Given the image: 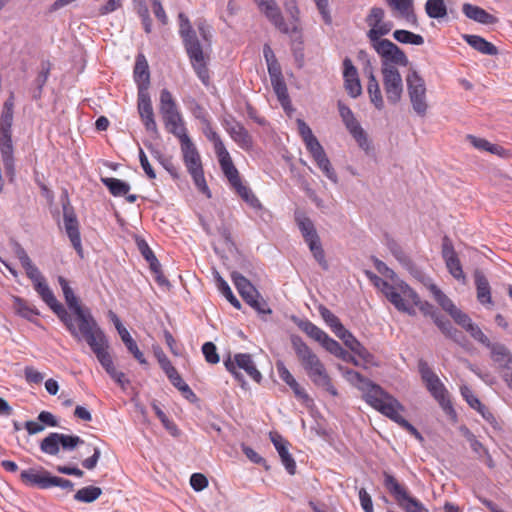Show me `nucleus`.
Masks as SVG:
<instances>
[{
    "mask_svg": "<svg viewBox=\"0 0 512 512\" xmlns=\"http://www.w3.org/2000/svg\"><path fill=\"white\" fill-rule=\"evenodd\" d=\"M348 374L351 375V380H357L361 383L359 388L362 390L363 398L367 404L399 424L417 439H423L419 431L401 415L405 411V407L394 396L378 384L364 378L359 372L349 371Z\"/></svg>",
    "mask_w": 512,
    "mask_h": 512,
    "instance_id": "1",
    "label": "nucleus"
},
{
    "mask_svg": "<svg viewBox=\"0 0 512 512\" xmlns=\"http://www.w3.org/2000/svg\"><path fill=\"white\" fill-rule=\"evenodd\" d=\"M58 283L62 289L66 304L73 312L74 317L68 312L67 322L62 321L71 336L77 341L82 342L83 337L101 328L91 310L81 305L79 299L74 294L69 282L63 276L58 277Z\"/></svg>",
    "mask_w": 512,
    "mask_h": 512,
    "instance_id": "2",
    "label": "nucleus"
},
{
    "mask_svg": "<svg viewBox=\"0 0 512 512\" xmlns=\"http://www.w3.org/2000/svg\"><path fill=\"white\" fill-rule=\"evenodd\" d=\"M290 340L296 357L310 380L316 386L325 389L332 396H337L338 392L333 386L331 378L319 357L300 336L292 335Z\"/></svg>",
    "mask_w": 512,
    "mask_h": 512,
    "instance_id": "3",
    "label": "nucleus"
},
{
    "mask_svg": "<svg viewBox=\"0 0 512 512\" xmlns=\"http://www.w3.org/2000/svg\"><path fill=\"white\" fill-rule=\"evenodd\" d=\"M14 119V95L4 101L0 115V154L6 174L11 178L15 175L14 145L12 141V125Z\"/></svg>",
    "mask_w": 512,
    "mask_h": 512,
    "instance_id": "4",
    "label": "nucleus"
},
{
    "mask_svg": "<svg viewBox=\"0 0 512 512\" xmlns=\"http://www.w3.org/2000/svg\"><path fill=\"white\" fill-rule=\"evenodd\" d=\"M82 342H85L89 346L100 365L114 380L120 371L114 366L113 358L110 353V342L103 329L99 328L86 335L83 337Z\"/></svg>",
    "mask_w": 512,
    "mask_h": 512,
    "instance_id": "5",
    "label": "nucleus"
},
{
    "mask_svg": "<svg viewBox=\"0 0 512 512\" xmlns=\"http://www.w3.org/2000/svg\"><path fill=\"white\" fill-rule=\"evenodd\" d=\"M180 145L184 164L190 173L194 184L199 191L210 198L211 193L204 177L201 158L196 146L191 139H185V142L181 143Z\"/></svg>",
    "mask_w": 512,
    "mask_h": 512,
    "instance_id": "6",
    "label": "nucleus"
},
{
    "mask_svg": "<svg viewBox=\"0 0 512 512\" xmlns=\"http://www.w3.org/2000/svg\"><path fill=\"white\" fill-rule=\"evenodd\" d=\"M295 221L313 257L324 270H327L329 265L325 258L320 237L316 231L314 223L309 217L301 212H297L295 214Z\"/></svg>",
    "mask_w": 512,
    "mask_h": 512,
    "instance_id": "7",
    "label": "nucleus"
},
{
    "mask_svg": "<svg viewBox=\"0 0 512 512\" xmlns=\"http://www.w3.org/2000/svg\"><path fill=\"white\" fill-rule=\"evenodd\" d=\"M384 486L394 497L399 507L404 512H426L424 505L416 498L411 497L406 488L388 472L383 473Z\"/></svg>",
    "mask_w": 512,
    "mask_h": 512,
    "instance_id": "8",
    "label": "nucleus"
},
{
    "mask_svg": "<svg viewBox=\"0 0 512 512\" xmlns=\"http://www.w3.org/2000/svg\"><path fill=\"white\" fill-rule=\"evenodd\" d=\"M370 43L381 58V69H385V67L397 68L396 66L406 67L409 64L408 57L404 51L392 41L379 38V40Z\"/></svg>",
    "mask_w": 512,
    "mask_h": 512,
    "instance_id": "9",
    "label": "nucleus"
},
{
    "mask_svg": "<svg viewBox=\"0 0 512 512\" xmlns=\"http://www.w3.org/2000/svg\"><path fill=\"white\" fill-rule=\"evenodd\" d=\"M231 279L237 291L249 306L259 313H271L267 302L246 277L238 272H232Z\"/></svg>",
    "mask_w": 512,
    "mask_h": 512,
    "instance_id": "10",
    "label": "nucleus"
},
{
    "mask_svg": "<svg viewBox=\"0 0 512 512\" xmlns=\"http://www.w3.org/2000/svg\"><path fill=\"white\" fill-rule=\"evenodd\" d=\"M409 99L414 112L424 117L427 114L428 103L426 97V85L417 71L412 70L406 76Z\"/></svg>",
    "mask_w": 512,
    "mask_h": 512,
    "instance_id": "11",
    "label": "nucleus"
},
{
    "mask_svg": "<svg viewBox=\"0 0 512 512\" xmlns=\"http://www.w3.org/2000/svg\"><path fill=\"white\" fill-rule=\"evenodd\" d=\"M224 365L226 369L235 377V379L241 383L242 386H244L245 380L238 369L244 370L245 373L257 383H259L262 379V374L257 369L252 356L248 353H237L233 356V358L229 356L224 361Z\"/></svg>",
    "mask_w": 512,
    "mask_h": 512,
    "instance_id": "12",
    "label": "nucleus"
},
{
    "mask_svg": "<svg viewBox=\"0 0 512 512\" xmlns=\"http://www.w3.org/2000/svg\"><path fill=\"white\" fill-rule=\"evenodd\" d=\"M418 370L427 390L438 401L440 406L444 409L451 408L450 401L448 399V392L444 384L425 360H419Z\"/></svg>",
    "mask_w": 512,
    "mask_h": 512,
    "instance_id": "13",
    "label": "nucleus"
},
{
    "mask_svg": "<svg viewBox=\"0 0 512 512\" xmlns=\"http://www.w3.org/2000/svg\"><path fill=\"white\" fill-rule=\"evenodd\" d=\"M84 443V440L77 435L52 432L41 441L40 450L47 455L56 456L60 447L64 451H72Z\"/></svg>",
    "mask_w": 512,
    "mask_h": 512,
    "instance_id": "14",
    "label": "nucleus"
},
{
    "mask_svg": "<svg viewBox=\"0 0 512 512\" xmlns=\"http://www.w3.org/2000/svg\"><path fill=\"white\" fill-rule=\"evenodd\" d=\"M385 12L380 7H372L366 17V23L370 27L367 37L370 42L379 40L387 35L393 28L392 22L384 21Z\"/></svg>",
    "mask_w": 512,
    "mask_h": 512,
    "instance_id": "15",
    "label": "nucleus"
},
{
    "mask_svg": "<svg viewBox=\"0 0 512 512\" xmlns=\"http://www.w3.org/2000/svg\"><path fill=\"white\" fill-rule=\"evenodd\" d=\"M383 86L389 103L397 104L403 93V80L398 68L381 69Z\"/></svg>",
    "mask_w": 512,
    "mask_h": 512,
    "instance_id": "16",
    "label": "nucleus"
},
{
    "mask_svg": "<svg viewBox=\"0 0 512 512\" xmlns=\"http://www.w3.org/2000/svg\"><path fill=\"white\" fill-rule=\"evenodd\" d=\"M338 110L340 117L345 124L346 129L349 131V133L352 135V137L356 140L358 145L362 149H368V139L365 131L357 121V119L354 116V113L352 110L345 105L343 102H338Z\"/></svg>",
    "mask_w": 512,
    "mask_h": 512,
    "instance_id": "17",
    "label": "nucleus"
},
{
    "mask_svg": "<svg viewBox=\"0 0 512 512\" xmlns=\"http://www.w3.org/2000/svg\"><path fill=\"white\" fill-rule=\"evenodd\" d=\"M389 302H391L398 311L414 316L416 313L414 306L420 304V297L406 284Z\"/></svg>",
    "mask_w": 512,
    "mask_h": 512,
    "instance_id": "18",
    "label": "nucleus"
},
{
    "mask_svg": "<svg viewBox=\"0 0 512 512\" xmlns=\"http://www.w3.org/2000/svg\"><path fill=\"white\" fill-rule=\"evenodd\" d=\"M137 108L143 125L147 131L157 133V124L154 118V111L150 94L146 91L145 86L138 92Z\"/></svg>",
    "mask_w": 512,
    "mask_h": 512,
    "instance_id": "19",
    "label": "nucleus"
},
{
    "mask_svg": "<svg viewBox=\"0 0 512 512\" xmlns=\"http://www.w3.org/2000/svg\"><path fill=\"white\" fill-rule=\"evenodd\" d=\"M259 11L283 34H292L298 32L297 25L289 27L285 22L281 9L275 0L266 2L265 5L259 8Z\"/></svg>",
    "mask_w": 512,
    "mask_h": 512,
    "instance_id": "20",
    "label": "nucleus"
},
{
    "mask_svg": "<svg viewBox=\"0 0 512 512\" xmlns=\"http://www.w3.org/2000/svg\"><path fill=\"white\" fill-rule=\"evenodd\" d=\"M33 286L41 299L51 308L58 318L61 321H67L68 311L57 301L53 291L48 286L46 279L44 278L43 280L33 284Z\"/></svg>",
    "mask_w": 512,
    "mask_h": 512,
    "instance_id": "21",
    "label": "nucleus"
},
{
    "mask_svg": "<svg viewBox=\"0 0 512 512\" xmlns=\"http://www.w3.org/2000/svg\"><path fill=\"white\" fill-rule=\"evenodd\" d=\"M63 222L66 234L70 239L72 246L78 253H81L82 244L79 232V223L73 208L69 205H63Z\"/></svg>",
    "mask_w": 512,
    "mask_h": 512,
    "instance_id": "22",
    "label": "nucleus"
},
{
    "mask_svg": "<svg viewBox=\"0 0 512 512\" xmlns=\"http://www.w3.org/2000/svg\"><path fill=\"white\" fill-rule=\"evenodd\" d=\"M343 68L344 87L347 93L352 98L359 97L362 94V86L356 67L349 58H345Z\"/></svg>",
    "mask_w": 512,
    "mask_h": 512,
    "instance_id": "23",
    "label": "nucleus"
},
{
    "mask_svg": "<svg viewBox=\"0 0 512 512\" xmlns=\"http://www.w3.org/2000/svg\"><path fill=\"white\" fill-rule=\"evenodd\" d=\"M298 132L306 146V149L311 154L312 158H319V156L325 154L323 146L320 144L318 139L314 136L311 128L302 119L296 120Z\"/></svg>",
    "mask_w": 512,
    "mask_h": 512,
    "instance_id": "24",
    "label": "nucleus"
},
{
    "mask_svg": "<svg viewBox=\"0 0 512 512\" xmlns=\"http://www.w3.org/2000/svg\"><path fill=\"white\" fill-rule=\"evenodd\" d=\"M225 129L230 137L243 150H250L253 146V139L247 129L239 122L226 121Z\"/></svg>",
    "mask_w": 512,
    "mask_h": 512,
    "instance_id": "25",
    "label": "nucleus"
},
{
    "mask_svg": "<svg viewBox=\"0 0 512 512\" xmlns=\"http://www.w3.org/2000/svg\"><path fill=\"white\" fill-rule=\"evenodd\" d=\"M51 473L41 469H27L20 474L21 481L27 486H36L40 489L50 488Z\"/></svg>",
    "mask_w": 512,
    "mask_h": 512,
    "instance_id": "26",
    "label": "nucleus"
},
{
    "mask_svg": "<svg viewBox=\"0 0 512 512\" xmlns=\"http://www.w3.org/2000/svg\"><path fill=\"white\" fill-rule=\"evenodd\" d=\"M270 439L277 450L285 469L290 475H294L296 472V463L288 451L287 441L277 433H271Z\"/></svg>",
    "mask_w": 512,
    "mask_h": 512,
    "instance_id": "27",
    "label": "nucleus"
},
{
    "mask_svg": "<svg viewBox=\"0 0 512 512\" xmlns=\"http://www.w3.org/2000/svg\"><path fill=\"white\" fill-rule=\"evenodd\" d=\"M364 72L368 77L367 92L370 101L376 109L382 110L384 108V100L370 60H367V67L364 68Z\"/></svg>",
    "mask_w": 512,
    "mask_h": 512,
    "instance_id": "28",
    "label": "nucleus"
},
{
    "mask_svg": "<svg viewBox=\"0 0 512 512\" xmlns=\"http://www.w3.org/2000/svg\"><path fill=\"white\" fill-rule=\"evenodd\" d=\"M186 53L198 78L204 85H208L209 73L202 46L187 50Z\"/></svg>",
    "mask_w": 512,
    "mask_h": 512,
    "instance_id": "29",
    "label": "nucleus"
},
{
    "mask_svg": "<svg viewBox=\"0 0 512 512\" xmlns=\"http://www.w3.org/2000/svg\"><path fill=\"white\" fill-rule=\"evenodd\" d=\"M216 156L218 158L221 170L225 177L227 178L230 186L233 189H235L236 187L243 184L239 172L237 168L234 166L229 152L227 150L224 152L222 151V153H219Z\"/></svg>",
    "mask_w": 512,
    "mask_h": 512,
    "instance_id": "30",
    "label": "nucleus"
},
{
    "mask_svg": "<svg viewBox=\"0 0 512 512\" xmlns=\"http://www.w3.org/2000/svg\"><path fill=\"white\" fill-rule=\"evenodd\" d=\"M179 19V34L183 40L185 50H190L201 46L200 41L193 30L188 17L184 13L178 15Z\"/></svg>",
    "mask_w": 512,
    "mask_h": 512,
    "instance_id": "31",
    "label": "nucleus"
},
{
    "mask_svg": "<svg viewBox=\"0 0 512 512\" xmlns=\"http://www.w3.org/2000/svg\"><path fill=\"white\" fill-rule=\"evenodd\" d=\"M276 368L280 379L292 389L293 393L298 399H301L304 403L312 401L309 395L306 393L305 389L299 385V383L282 362H277Z\"/></svg>",
    "mask_w": 512,
    "mask_h": 512,
    "instance_id": "32",
    "label": "nucleus"
},
{
    "mask_svg": "<svg viewBox=\"0 0 512 512\" xmlns=\"http://www.w3.org/2000/svg\"><path fill=\"white\" fill-rule=\"evenodd\" d=\"M159 109L163 120H169L170 122L181 115L171 92L167 89L161 90Z\"/></svg>",
    "mask_w": 512,
    "mask_h": 512,
    "instance_id": "33",
    "label": "nucleus"
},
{
    "mask_svg": "<svg viewBox=\"0 0 512 512\" xmlns=\"http://www.w3.org/2000/svg\"><path fill=\"white\" fill-rule=\"evenodd\" d=\"M366 275L389 301L406 285L403 281H395L390 284L371 271H366Z\"/></svg>",
    "mask_w": 512,
    "mask_h": 512,
    "instance_id": "34",
    "label": "nucleus"
},
{
    "mask_svg": "<svg viewBox=\"0 0 512 512\" xmlns=\"http://www.w3.org/2000/svg\"><path fill=\"white\" fill-rule=\"evenodd\" d=\"M463 14L480 24L491 25L497 22V18L492 14L485 11L479 6L472 5L470 3H464L462 6Z\"/></svg>",
    "mask_w": 512,
    "mask_h": 512,
    "instance_id": "35",
    "label": "nucleus"
},
{
    "mask_svg": "<svg viewBox=\"0 0 512 512\" xmlns=\"http://www.w3.org/2000/svg\"><path fill=\"white\" fill-rule=\"evenodd\" d=\"M337 337L360 358L365 361H369L372 358L371 353L346 328Z\"/></svg>",
    "mask_w": 512,
    "mask_h": 512,
    "instance_id": "36",
    "label": "nucleus"
},
{
    "mask_svg": "<svg viewBox=\"0 0 512 512\" xmlns=\"http://www.w3.org/2000/svg\"><path fill=\"white\" fill-rule=\"evenodd\" d=\"M466 139L476 149L480 151H487L491 154L498 155L500 157H508L509 152L500 145L492 144L484 138H479L474 135H467Z\"/></svg>",
    "mask_w": 512,
    "mask_h": 512,
    "instance_id": "37",
    "label": "nucleus"
},
{
    "mask_svg": "<svg viewBox=\"0 0 512 512\" xmlns=\"http://www.w3.org/2000/svg\"><path fill=\"white\" fill-rule=\"evenodd\" d=\"M462 37L467 44L484 55L494 56L498 53L497 47L481 36L464 34Z\"/></svg>",
    "mask_w": 512,
    "mask_h": 512,
    "instance_id": "38",
    "label": "nucleus"
},
{
    "mask_svg": "<svg viewBox=\"0 0 512 512\" xmlns=\"http://www.w3.org/2000/svg\"><path fill=\"white\" fill-rule=\"evenodd\" d=\"M134 78L138 85V92L141 88L145 86L146 91H148L149 83H150V74L148 63L143 55H139L136 59L135 67H134Z\"/></svg>",
    "mask_w": 512,
    "mask_h": 512,
    "instance_id": "39",
    "label": "nucleus"
},
{
    "mask_svg": "<svg viewBox=\"0 0 512 512\" xmlns=\"http://www.w3.org/2000/svg\"><path fill=\"white\" fill-rule=\"evenodd\" d=\"M487 348L490 349L492 360L499 365L501 369L510 365L512 354L509 349L500 343H491Z\"/></svg>",
    "mask_w": 512,
    "mask_h": 512,
    "instance_id": "40",
    "label": "nucleus"
},
{
    "mask_svg": "<svg viewBox=\"0 0 512 512\" xmlns=\"http://www.w3.org/2000/svg\"><path fill=\"white\" fill-rule=\"evenodd\" d=\"M389 6L396 10L407 22L415 23L416 15L413 12V0H386Z\"/></svg>",
    "mask_w": 512,
    "mask_h": 512,
    "instance_id": "41",
    "label": "nucleus"
},
{
    "mask_svg": "<svg viewBox=\"0 0 512 512\" xmlns=\"http://www.w3.org/2000/svg\"><path fill=\"white\" fill-rule=\"evenodd\" d=\"M165 374L170 380V382L173 384V386L176 387L179 391H181L186 399L190 401H194L196 399L195 393L184 382V380L182 379V377L180 376L175 367L170 368V370L167 371Z\"/></svg>",
    "mask_w": 512,
    "mask_h": 512,
    "instance_id": "42",
    "label": "nucleus"
},
{
    "mask_svg": "<svg viewBox=\"0 0 512 512\" xmlns=\"http://www.w3.org/2000/svg\"><path fill=\"white\" fill-rule=\"evenodd\" d=\"M13 308L19 316L29 321L39 315V311L34 305L17 296L13 297Z\"/></svg>",
    "mask_w": 512,
    "mask_h": 512,
    "instance_id": "43",
    "label": "nucleus"
},
{
    "mask_svg": "<svg viewBox=\"0 0 512 512\" xmlns=\"http://www.w3.org/2000/svg\"><path fill=\"white\" fill-rule=\"evenodd\" d=\"M101 182L108 188L109 192L115 197L127 195L130 185L123 180L113 177H103Z\"/></svg>",
    "mask_w": 512,
    "mask_h": 512,
    "instance_id": "44",
    "label": "nucleus"
},
{
    "mask_svg": "<svg viewBox=\"0 0 512 512\" xmlns=\"http://www.w3.org/2000/svg\"><path fill=\"white\" fill-rule=\"evenodd\" d=\"M120 337L125 344L127 350L134 356V358L142 365L147 364L144 354L139 350L137 343L131 337L127 329L120 331Z\"/></svg>",
    "mask_w": 512,
    "mask_h": 512,
    "instance_id": "45",
    "label": "nucleus"
},
{
    "mask_svg": "<svg viewBox=\"0 0 512 512\" xmlns=\"http://www.w3.org/2000/svg\"><path fill=\"white\" fill-rule=\"evenodd\" d=\"M428 289L432 293L436 302L445 310L449 315L457 309L453 301L447 297L434 283L428 284Z\"/></svg>",
    "mask_w": 512,
    "mask_h": 512,
    "instance_id": "46",
    "label": "nucleus"
},
{
    "mask_svg": "<svg viewBox=\"0 0 512 512\" xmlns=\"http://www.w3.org/2000/svg\"><path fill=\"white\" fill-rule=\"evenodd\" d=\"M475 283L477 288V299L481 304L491 303V293L488 280L481 274H476Z\"/></svg>",
    "mask_w": 512,
    "mask_h": 512,
    "instance_id": "47",
    "label": "nucleus"
},
{
    "mask_svg": "<svg viewBox=\"0 0 512 512\" xmlns=\"http://www.w3.org/2000/svg\"><path fill=\"white\" fill-rule=\"evenodd\" d=\"M163 121L165 123L167 130L179 139L180 144L185 142V139H190V137L187 134V130L184 126L181 115L177 116V118H175L173 122H170L169 120Z\"/></svg>",
    "mask_w": 512,
    "mask_h": 512,
    "instance_id": "48",
    "label": "nucleus"
},
{
    "mask_svg": "<svg viewBox=\"0 0 512 512\" xmlns=\"http://www.w3.org/2000/svg\"><path fill=\"white\" fill-rule=\"evenodd\" d=\"M102 494V490L96 486H87L79 489L74 495V499L78 502L92 503Z\"/></svg>",
    "mask_w": 512,
    "mask_h": 512,
    "instance_id": "49",
    "label": "nucleus"
},
{
    "mask_svg": "<svg viewBox=\"0 0 512 512\" xmlns=\"http://www.w3.org/2000/svg\"><path fill=\"white\" fill-rule=\"evenodd\" d=\"M319 313L322 319L325 321V323L336 334V336L339 335L345 329V327L340 322L339 318L325 306L319 307Z\"/></svg>",
    "mask_w": 512,
    "mask_h": 512,
    "instance_id": "50",
    "label": "nucleus"
},
{
    "mask_svg": "<svg viewBox=\"0 0 512 512\" xmlns=\"http://www.w3.org/2000/svg\"><path fill=\"white\" fill-rule=\"evenodd\" d=\"M235 192L245 201L251 208L262 210L263 206L253 191L244 184L236 187Z\"/></svg>",
    "mask_w": 512,
    "mask_h": 512,
    "instance_id": "51",
    "label": "nucleus"
},
{
    "mask_svg": "<svg viewBox=\"0 0 512 512\" xmlns=\"http://www.w3.org/2000/svg\"><path fill=\"white\" fill-rule=\"evenodd\" d=\"M425 11L430 18L440 19L447 15V7L443 0H427Z\"/></svg>",
    "mask_w": 512,
    "mask_h": 512,
    "instance_id": "52",
    "label": "nucleus"
},
{
    "mask_svg": "<svg viewBox=\"0 0 512 512\" xmlns=\"http://www.w3.org/2000/svg\"><path fill=\"white\" fill-rule=\"evenodd\" d=\"M393 37L396 41L404 44L419 46L424 43V38L421 35L403 29L395 30Z\"/></svg>",
    "mask_w": 512,
    "mask_h": 512,
    "instance_id": "53",
    "label": "nucleus"
},
{
    "mask_svg": "<svg viewBox=\"0 0 512 512\" xmlns=\"http://www.w3.org/2000/svg\"><path fill=\"white\" fill-rule=\"evenodd\" d=\"M271 85L273 87V90L282 105V107L286 110L290 106V98L287 90L286 83L284 79H277L271 81Z\"/></svg>",
    "mask_w": 512,
    "mask_h": 512,
    "instance_id": "54",
    "label": "nucleus"
},
{
    "mask_svg": "<svg viewBox=\"0 0 512 512\" xmlns=\"http://www.w3.org/2000/svg\"><path fill=\"white\" fill-rule=\"evenodd\" d=\"M203 125V133L209 141L213 142L216 155L222 153V151H226L227 149L225 148L223 141L221 140L217 132L213 130L210 121H207Z\"/></svg>",
    "mask_w": 512,
    "mask_h": 512,
    "instance_id": "55",
    "label": "nucleus"
},
{
    "mask_svg": "<svg viewBox=\"0 0 512 512\" xmlns=\"http://www.w3.org/2000/svg\"><path fill=\"white\" fill-rule=\"evenodd\" d=\"M217 288L221 294L229 301V303L236 309L241 308L240 301L234 296L228 283L219 275L216 277Z\"/></svg>",
    "mask_w": 512,
    "mask_h": 512,
    "instance_id": "56",
    "label": "nucleus"
},
{
    "mask_svg": "<svg viewBox=\"0 0 512 512\" xmlns=\"http://www.w3.org/2000/svg\"><path fill=\"white\" fill-rule=\"evenodd\" d=\"M299 328L305 332L309 337H311L312 339H314L315 341L321 343L322 340L325 338V336L327 335L326 332H324L322 329H320L319 327H317L316 325H314L312 322L306 320V321H301L299 324H298Z\"/></svg>",
    "mask_w": 512,
    "mask_h": 512,
    "instance_id": "57",
    "label": "nucleus"
},
{
    "mask_svg": "<svg viewBox=\"0 0 512 512\" xmlns=\"http://www.w3.org/2000/svg\"><path fill=\"white\" fill-rule=\"evenodd\" d=\"M152 155L173 178H178V169L173 163L172 157L165 156L159 150H153Z\"/></svg>",
    "mask_w": 512,
    "mask_h": 512,
    "instance_id": "58",
    "label": "nucleus"
},
{
    "mask_svg": "<svg viewBox=\"0 0 512 512\" xmlns=\"http://www.w3.org/2000/svg\"><path fill=\"white\" fill-rule=\"evenodd\" d=\"M446 267L449 271V273L457 280L465 279V275L462 269V265L460 263V260L458 256H453L444 259Z\"/></svg>",
    "mask_w": 512,
    "mask_h": 512,
    "instance_id": "59",
    "label": "nucleus"
},
{
    "mask_svg": "<svg viewBox=\"0 0 512 512\" xmlns=\"http://www.w3.org/2000/svg\"><path fill=\"white\" fill-rule=\"evenodd\" d=\"M461 395L466 400V402L469 404V406L475 410H481L484 409V405L480 402V400L473 394L472 390L466 386L463 385L460 388Z\"/></svg>",
    "mask_w": 512,
    "mask_h": 512,
    "instance_id": "60",
    "label": "nucleus"
},
{
    "mask_svg": "<svg viewBox=\"0 0 512 512\" xmlns=\"http://www.w3.org/2000/svg\"><path fill=\"white\" fill-rule=\"evenodd\" d=\"M87 448L92 451V456L82 461V466L88 470H93L101 457V450L99 447L92 444H88Z\"/></svg>",
    "mask_w": 512,
    "mask_h": 512,
    "instance_id": "61",
    "label": "nucleus"
},
{
    "mask_svg": "<svg viewBox=\"0 0 512 512\" xmlns=\"http://www.w3.org/2000/svg\"><path fill=\"white\" fill-rule=\"evenodd\" d=\"M202 352L205 357V360L210 364H217L220 360L219 355L217 353V348L214 343L206 342L202 346Z\"/></svg>",
    "mask_w": 512,
    "mask_h": 512,
    "instance_id": "62",
    "label": "nucleus"
},
{
    "mask_svg": "<svg viewBox=\"0 0 512 512\" xmlns=\"http://www.w3.org/2000/svg\"><path fill=\"white\" fill-rule=\"evenodd\" d=\"M153 409L155 411V414L159 418V420L162 422L164 427L171 433V435L178 436V434H179L178 428L176 427V425L173 422H171L168 419L166 414L157 405H153Z\"/></svg>",
    "mask_w": 512,
    "mask_h": 512,
    "instance_id": "63",
    "label": "nucleus"
},
{
    "mask_svg": "<svg viewBox=\"0 0 512 512\" xmlns=\"http://www.w3.org/2000/svg\"><path fill=\"white\" fill-rule=\"evenodd\" d=\"M450 316L453 318V320L460 325L462 328H464L466 331L469 329L470 326H472L474 323L472 322L471 318L464 312H462L460 309H455Z\"/></svg>",
    "mask_w": 512,
    "mask_h": 512,
    "instance_id": "64",
    "label": "nucleus"
}]
</instances>
